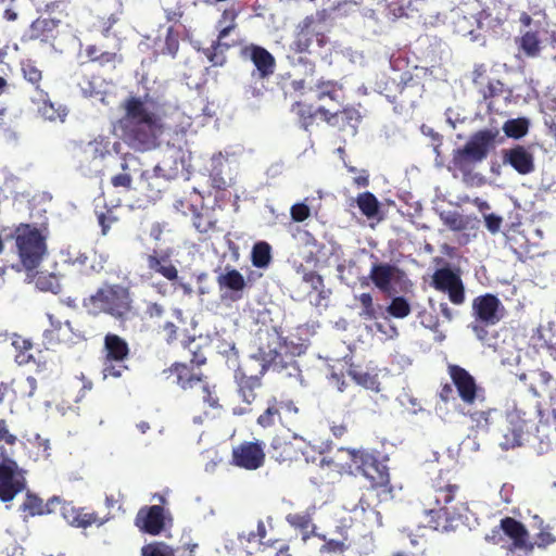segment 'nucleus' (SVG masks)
Listing matches in <instances>:
<instances>
[{"label": "nucleus", "instance_id": "obj_1", "mask_svg": "<svg viewBox=\"0 0 556 556\" xmlns=\"http://www.w3.org/2000/svg\"><path fill=\"white\" fill-rule=\"evenodd\" d=\"M258 354L262 359L260 376L238 370L236 381L238 393L243 402L251 405L256 399V390L261 388V376L271 369L286 377H298L301 374L298 356L305 354L307 344L301 338L283 337L275 326H266L257 332Z\"/></svg>", "mask_w": 556, "mask_h": 556}, {"label": "nucleus", "instance_id": "obj_2", "mask_svg": "<svg viewBox=\"0 0 556 556\" xmlns=\"http://www.w3.org/2000/svg\"><path fill=\"white\" fill-rule=\"evenodd\" d=\"M123 116L117 121V127L123 140L139 151L154 149L164 132L163 118L156 110V103L146 94L127 97L123 103Z\"/></svg>", "mask_w": 556, "mask_h": 556}, {"label": "nucleus", "instance_id": "obj_3", "mask_svg": "<svg viewBox=\"0 0 556 556\" xmlns=\"http://www.w3.org/2000/svg\"><path fill=\"white\" fill-rule=\"evenodd\" d=\"M83 305L93 316L103 314L117 321H126L135 315L132 293L122 283H103Z\"/></svg>", "mask_w": 556, "mask_h": 556}, {"label": "nucleus", "instance_id": "obj_4", "mask_svg": "<svg viewBox=\"0 0 556 556\" xmlns=\"http://www.w3.org/2000/svg\"><path fill=\"white\" fill-rule=\"evenodd\" d=\"M495 138L496 132L491 129L475 132L464 147L453 150L448 170L454 177L459 173L465 182L472 180L476 165L486 159Z\"/></svg>", "mask_w": 556, "mask_h": 556}, {"label": "nucleus", "instance_id": "obj_5", "mask_svg": "<svg viewBox=\"0 0 556 556\" xmlns=\"http://www.w3.org/2000/svg\"><path fill=\"white\" fill-rule=\"evenodd\" d=\"M348 476H362L367 479L372 489L391 490L389 467L380 452L366 447H349Z\"/></svg>", "mask_w": 556, "mask_h": 556}, {"label": "nucleus", "instance_id": "obj_6", "mask_svg": "<svg viewBox=\"0 0 556 556\" xmlns=\"http://www.w3.org/2000/svg\"><path fill=\"white\" fill-rule=\"evenodd\" d=\"M15 245L23 266L36 268L46 252V239L38 228L29 224H20L14 230Z\"/></svg>", "mask_w": 556, "mask_h": 556}, {"label": "nucleus", "instance_id": "obj_7", "mask_svg": "<svg viewBox=\"0 0 556 556\" xmlns=\"http://www.w3.org/2000/svg\"><path fill=\"white\" fill-rule=\"evenodd\" d=\"M326 26L324 15L319 12L306 16L296 26L291 50L296 53H313V45L323 48L327 45Z\"/></svg>", "mask_w": 556, "mask_h": 556}, {"label": "nucleus", "instance_id": "obj_8", "mask_svg": "<svg viewBox=\"0 0 556 556\" xmlns=\"http://www.w3.org/2000/svg\"><path fill=\"white\" fill-rule=\"evenodd\" d=\"M102 354L104 361L103 376L118 378L127 369L124 363L128 359L130 348L121 336L108 332L103 338Z\"/></svg>", "mask_w": 556, "mask_h": 556}, {"label": "nucleus", "instance_id": "obj_9", "mask_svg": "<svg viewBox=\"0 0 556 556\" xmlns=\"http://www.w3.org/2000/svg\"><path fill=\"white\" fill-rule=\"evenodd\" d=\"M26 486L23 470L17 463L9 457L7 451H2L0 458V500L12 501L15 495Z\"/></svg>", "mask_w": 556, "mask_h": 556}, {"label": "nucleus", "instance_id": "obj_10", "mask_svg": "<svg viewBox=\"0 0 556 556\" xmlns=\"http://www.w3.org/2000/svg\"><path fill=\"white\" fill-rule=\"evenodd\" d=\"M299 408L288 400H277L273 397L268 401L266 409L257 417V425L262 428H271L277 422L290 429L295 426Z\"/></svg>", "mask_w": 556, "mask_h": 556}, {"label": "nucleus", "instance_id": "obj_11", "mask_svg": "<svg viewBox=\"0 0 556 556\" xmlns=\"http://www.w3.org/2000/svg\"><path fill=\"white\" fill-rule=\"evenodd\" d=\"M447 372L465 404L472 405L476 401L484 399L483 388L478 386L475 377L467 369L456 364H448Z\"/></svg>", "mask_w": 556, "mask_h": 556}, {"label": "nucleus", "instance_id": "obj_12", "mask_svg": "<svg viewBox=\"0 0 556 556\" xmlns=\"http://www.w3.org/2000/svg\"><path fill=\"white\" fill-rule=\"evenodd\" d=\"M265 457V444L262 441H243L232 447L230 465L256 470L264 466Z\"/></svg>", "mask_w": 556, "mask_h": 556}, {"label": "nucleus", "instance_id": "obj_13", "mask_svg": "<svg viewBox=\"0 0 556 556\" xmlns=\"http://www.w3.org/2000/svg\"><path fill=\"white\" fill-rule=\"evenodd\" d=\"M502 21L497 17H493L491 13L481 11L477 15H457L454 21L455 31L460 36H470L472 40H477L482 30L488 33L491 28L502 26Z\"/></svg>", "mask_w": 556, "mask_h": 556}, {"label": "nucleus", "instance_id": "obj_14", "mask_svg": "<svg viewBox=\"0 0 556 556\" xmlns=\"http://www.w3.org/2000/svg\"><path fill=\"white\" fill-rule=\"evenodd\" d=\"M459 490L458 484L452 483L440 473L432 480L429 490L425 493L422 504L425 507H451L452 505H456L457 502H460L457 498Z\"/></svg>", "mask_w": 556, "mask_h": 556}, {"label": "nucleus", "instance_id": "obj_15", "mask_svg": "<svg viewBox=\"0 0 556 556\" xmlns=\"http://www.w3.org/2000/svg\"><path fill=\"white\" fill-rule=\"evenodd\" d=\"M431 286L440 292L447 293L455 305L465 302V288L462 278L450 267L438 268L431 277Z\"/></svg>", "mask_w": 556, "mask_h": 556}, {"label": "nucleus", "instance_id": "obj_16", "mask_svg": "<svg viewBox=\"0 0 556 556\" xmlns=\"http://www.w3.org/2000/svg\"><path fill=\"white\" fill-rule=\"evenodd\" d=\"M472 313L475 320L486 325H496L506 316L507 312L496 295L485 293L473 299Z\"/></svg>", "mask_w": 556, "mask_h": 556}, {"label": "nucleus", "instance_id": "obj_17", "mask_svg": "<svg viewBox=\"0 0 556 556\" xmlns=\"http://www.w3.org/2000/svg\"><path fill=\"white\" fill-rule=\"evenodd\" d=\"M468 510L465 502H457L451 507L430 506L425 507L428 518L427 526L437 531L447 532L452 529V521L462 517L464 511Z\"/></svg>", "mask_w": 556, "mask_h": 556}, {"label": "nucleus", "instance_id": "obj_18", "mask_svg": "<svg viewBox=\"0 0 556 556\" xmlns=\"http://www.w3.org/2000/svg\"><path fill=\"white\" fill-rule=\"evenodd\" d=\"M500 529L511 540L509 546L511 552L522 551L526 554H530L534 551V544L530 541L529 531L521 521L513 517H504L500 521Z\"/></svg>", "mask_w": 556, "mask_h": 556}, {"label": "nucleus", "instance_id": "obj_19", "mask_svg": "<svg viewBox=\"0 0 556 556\" xmlns=\"http://www.w3.org/2000/svg\"><path fill=\"white\" fill-rule=\"evenodd\" d=\"M143 260L151 275H160L170 282L178 280V269L173 264L168 251L152 249L143 255Z\"/></svg>", "mask_w": 556, "mask_h": 556}, {"label": "nucleus", "instance_id": "obj_20", "mask_svg": "<svg viewBox=\"0 0 556 556\" xmlns=\"http://www.w3.org/2000/svg\"><path fill=\"white\" fill-rule=\"evenodd\" d=\"M166 514L161 505L144 506L139 509L135 525L143 533L159 535L165 529Z\"/></svg>", "mask_w": 556, "mask_h": 556}, {"label": "nucleus", "instance_id": "obj_21", "mask_svg": "<svg viewBox=\"0 0 556 556\" xmlns=\"http://www.w3.org/2000/svg\"><path fill=\"white\" fill-rule=\"evenodd\" d=\"M504 165H509L519 175H529L535 169L534 154L529 147L516 144L502 151Z\"/></svg>", "mask_w": 556, "mask_h": 556}, {"label": "nucleus", "instance_id": "obj_22", "mask_svg": "<svg viewBox=\"0 0 556 556\" xmlns=\"http://www.w3.org/2000/svg\"><path fill=\"white\" fill-rule=\"evenodd\" d=\"M295 440H298V435H293L292 439L275 435L268 448L269 457L279 464L288 465L298 460L303 452L294 442Z\"/></svg>", "mask_w": 556, "mask_h": 556}, {"label": "nucleus", "instance_id": "obj_23", "mask_svg": "<svg viewBox=\"0 0 556 556\" xmlns=\"http://www.w3.org/2000/svg\"><path fill=\"white\" fill-rule=\"evenodd\" d=\"M56 506H60V513L64 520L74 528L86 529L99 521L96 511H87L84 507H76L73 502L61 498V504H56Z\"/></svg>", "mask_w": 556, "mask_h": 556}, {"label": "nucleus", "instance_id": "obj_24", "mask_svg": "<svg viewBox=\"0 0 556 556\" xmlns=\"http://www.w3.org/2000/svg\"><path fill=\"white\" fill-rule=\"evenodd\" d=\"M243 55L252 61L257 71L258 78L265 79L274 74L276 60L265 48L257 45H250L243 49Z\"/></svg>", "mask_w": 556, "mask_h": 556}, {"label": "nucleus", "instance_id": "obj_25", "mask_svg": "<svg viewBox=\"0 0 556 556\" xmlns=\"http://www.w3.org/2000/svg\"><path fill=\"white\" fill-rule=\"evenodd\" d=\"M59 26L60 18H56V16H39L29 26V38L41 42H49L56 38Z\"/></svg>", "mask_w": 556, "mask_h": 556}, {"label": "nucleus", "instance_id": "obj_26", "mask_svg": "<svg viewBox=\"0 0 556 556\" xmlns=\"http://www.w3.org/2000/svg\"><path fill=\"white\" fill-rule=\"evenodd\" d=\"M167 372L175 374L176 383L185 391L201 386L206 379L201 371H194L193 368L180 362H175L169 368L163 370V374Z\"/></svg>", "mask_w": 556, "mask_h": 556}, {"label": "nucleus", "instance_id": "obj_27", "mask_svg": "<svg viewBox=\"0 0 556 556\" xmlns=\"http://www.w3.org/2000/svg\"><path fill=\"white\" fill-rule=\"evenodd\" d=\"M56 504H61V497L52 496L43 503L36 494L27 492L20 509L25 514V518L52 514L55 511Z\"/></svg>", "mask_w": 556, "mask_h": 556}, {"label": "nucleus", "instance_id": "obj_28", "mask_svg": "<svg viewBox=\"0 0 556 556\" xmlns=\"http://www.w3.org/2000/svg\"><path fill=\"white\" fill-rule=\"evenodd\" d=\"M48 319L50 321V328L46 329L42 333L45 346L52 349L60 344L67 345V342L71 341V339L67 338L71 332V321L66 320L65 323H61L54 319L51 314H48Z\"/></svg>", "mask_w": 556, "mask_h": 556}, {"label": "nucleus", "instance_id": "obj_29", "mask_svg": "<svg viewBox=\"0 0 556 556\" xmlns=\"http://www.w3.org/2000/svg\"><path fill=\"white\" fill-rule=\"evenodd\" d=\"M400 269L389 263L375 262L371 265L369 279L380 291L387 293L391 290V283Z\"/></svg>", "mask_w": 556, "mask_h": 556}, {"label": "nucleus", "instance_id": "obj_30", "mask_svg": "<svg viewBox=\"0 0 556 556\" xmlns=\"http://www.w3.org/2000/svg\"><path fill=\"white\" fill-rule=\"evenodd\" d=\"M216 281L220 290H229L233 293V300L241 299L247 287L243 275L231 266H226L224 273L217 276Z\"/></svg>", "mask_w": 556, "mask_h": 556}, {"label": "nucleus", "instance_id": "obj_31", "mask_svg": "<svg viewBox=\"0 0 556 556\" xmlns=\"http://www.w3.org/2000/svg\"><path fill=\"white\" fill-rule=\"evenodd\" d=\"M159 169L155 167L153 172H142L140 176V191L151 200L159 199L166 187V179L157 173Z\"/></svg>", "mask_w": 556, "mask_h": 556}, {"label": "nucleus", "instance_id": "obj_32", "mask_svg": "<svg viewBox=\"0 0 556 556\" xmlns=\"http://www.w3.org/2000/svg\"><path fill=\"white\" fill-rule=\"evenodd\" d=\"M192 226L199 233V240L205 242L212 238V233L217 230V220L208 212H200L191 205Z\"/></svg>", "mask_w": 556, "mask_h": 556}, {"label": "nucleus", "instance_id": "obj_33", "mask_svg": "<svg viewBox=\"0 0 556 556\" xmlns=\"http://www.w3.org/2000/svg\"><path fill=\"white\" fill-rule=\"evenodd\" d=\"M38 104V112L48 121H63L66 116V109L50 100L48 92L40 90L38 98L34 100Z\"/></svg>", "mask_w": 556, "mask_h": 556}, {"label": "nucleus", "instance_id": "obj_34", "mask_svg": "<svg viewBox=\"0 0 556 556\" xmlns=\"http://www.w3.org/2000/svg\"><path fill=\"white\" fill-rule=\"evenodd\" d=\"M276 84L282 90L283 94H304L306 81L304 78H296L291 71L280 73L276 76Z\"/></svg>", "mask_w": 556, "mask_h": 556}, {"label": "nucleus", "instance_id": "obj_35", "mask_svg": "<svg viewBox=\"0 0 556 556\" xmlns=\"http://www.w3.org/2000/svg\"><path fill=\"white\" fill-rule=\"evenodd\" d=\"M355 202L361 213L368 219H381L380 202L378 201L377 197L374 193L369 191L362 192L357 194Z\"/></svg>", "mask_w": 556, "mask_h": 556}, {"label": "nucleus", "instance_id": "obj_36", "mask_svg": "<svg viewBox=\"0 0 556 556\" xmlns=\"http://www.w3.org/2000/svg\"><path fill=\"white\" fill-rule=\"evenodd\" d=\"M342 85L336 80L319 79L315 85L316 99L321 101L328 98L331 101L340 102L342 94Z\"/></svg>", "mask_w": 556, "mask_h": 556}, {"label": "nucleus", "instance_id": "obj_37", "mask_svg": "<svg viewBox=\"0 0 556 556\" xmlns=\"http://www.w3.org/2000/svg\"><path fill=\"white\" fill-rule=\"evenodd\" d=\"M518 48L528 58H536L541 53V39L538 31L528 30L517 40Z\"/></svg>", "mask_w": 556, "mask_h": 556}, {"label": "nucleus", "instance_id": "obj_38", "mask_svg": "<svg viewBox=\"0 0 556 556\" xmlns=\"http://www.w3.org/2000/svg\"><path fill=\"white\" fill-rule=\"evenodd\" d=\"M348 448L349 447H340L337 450L334 455L323 457L319 465L321 467L330 468L332 471L339 473L340 476H348L346 467H349V456L345 452Z\"/></svg>", "mask_w": 556, "mask_h": 556}, {"label": "nucleus", "instance_id": "obj_39", "mask_svg": "<svg viewBox=\"0 0 556 556\" xmlns=\"http://www.w3.org/2000/svg\"><path fill=\"white\" fill-rule=\"evenodd\" d=\"M273 261L271 247L266 241H257L251 251V263L256 268H267Z\"/></svg>", "mask_w": 556, "mask_h": 556}, {"label": "nucleus", "instance_id": "obj_40", "mask_svg": "<svg viewBox=\"0 0 556 556\" xmlns=\"http://www.w3.org/2000/svg\"><path fill=\"white\" fill-rule=\"evenodd\" d=\"M530 127V121L527 117L511 118L504 123L503 131L508 138L521 139L525 137Z\"/></svg>", "mask_w": 556, "mask_h": 556}, {"label": "nucleus", "instance_id": "obj_41", "mask_svg": "<svg viewBox=\"0 0 556 556\" xmlns=\"http://www.w3.org/2000/svg\"><path fill=\"white\" fill-rule=\"evenodd\" d=\"M291 111L298 116L301 126L306 130L314 124L317 116L316 109L312 104L302 101L293 103Z\"/></svg>", "mask_w": 556, "mask_h": 556}, {"label": "nucleus", "instance_id": "obj_42", "mask_svg": "<svg viewBox=\"0 0 556 556\" xmlns=\"http://www.w3.org/2000/svg\"><path fill=\"white\" fill-rule=\"evenodd\" d=\"M338 124L337 128L344 130L348 127L356 128L361 122V113L352 105H346L342 110L337 111Z\"/></svg>", "mask_w": 556, "mask_h": 556}, {"label": "nucleus", "instance_id": "obj_43", "mask_svg": "<svg viewBox=\"0 0 556 556\" xmlns=\"http://www.w3.org/2000/svg\"><path fill=\"white\" fill-rule=\"evenodd\" d=\"M478 94L483 101L488 102V106L491 108L492 99L498 98L505 92V85L502 80L493 78L485 85L477 89Z\"/></svg>", "mask_w": 556, "mask_h": 556}, {"label": "nucleus", "instance_id": "obj_44", "mask_svg": "<svg viewBox=\"0 0 556 556\" xmlns=\"http://www.w3.org/2000/svg\"><path fill=\"white\" fill-rule=\"evenodd\" d=\"M12 344L17 351L15 358L20 365H25L35 362V357L30 353V351L34 348V344L30 340L17 337L13 340Z\"/></svg>", "mask_w": 556, "mask_h": 556}, {"label": "nucleus", "instance_id": "obj_45", "mask_svg": "<svg viewBox=\"0 0 556 556\" xmlns=\"http://www.w3.org/2000/svg\"><path fill=\"white\" fill-rule=\"evenodd\" d=\"M349 376L359 386L369 389L379 391V381L376 375H371L367 371H361L356 368L349 369Z\"/></svg>", "mask_w": 556, "mask_h": 556}, {"label": "nucleus", "instance_id": "obj_46", "mask_svg": "<svg viewBox=\"0 0 556 556\" xmlns=\"http://www.w3.org/2000/svg\"><path fill=\"white\" fill-rule=\"evenodd\" d=\"M22 73L23 77L35 86L37 93L39 94L41 90L39 84L42 80V71L38 68L35 62L26 60L22 62Z\"/></svg>", "mask_w": 556, "mask_h": 556}, {"label": "nucleus", "instance_id": "obj_47", "mask_svg": "<svg viewBox=\"0 0 556 556\" xmlns=\"http://www.w3.org/2000/svg\"><path fill=\"white\" fill-rule=\"evenodd\" d=\"M387 312L394 318H405L410 314L412 307L404 296H395L387 307Z\"/></svg>", "mask_w": 556, "mask_h": 556}, {"label": "nucleus", "instance_id": "obj_48", "mask_svg": "<svg viewBox=\"0 0 556 556\" xmlns=\"http://www.w3.org/2000/svg\"><path fill=\"white\" fill-rule=\"evenodd\" d=\"M179 50V34L173 26H169L166 30L164 40V47L162 48V54L170 55L175 58Z\"/></svg>", "mask_w": 556, "mask_h": 556}, {"label": "nucleus", "instance_id": "obj_49", "mask_svg": "<svg viewBox=\"0 0 556 556\" xmlns=\"http://www.w3.org/2000/svg\"><path fill=\"white\" fill-rule=\"evenodd\" d=\"M68 0H54L50 1L45 5V13L48 14V16H56V18H60V24L62 23L63 18H66L68 16Z\"/></svg>", "mask_w": 556, "mask_h": 556}, {"label": "nucleus", "instance_id": "obj_50", "mask_svg": "<svg viewBox=\"0 0 556 556\" xmlns=\"http://www.w3.org/2000/svg\"><path fill=\"white\" fill-rule=\"evenodd\" d=\"M286 520L291 527L301 531H307L312 526V516L306 511L288 514Z\"/></svg>", "mask_w": 556, "mask_h": 556}, {"label": "nucleus", "instance_id": "obj_51", "mask_svg": "<svg viewBox=\"0 0 556 556\" xmlns=\"http://www.w3.org/2000/svg\"><path fill=\"white\" fill-rule=\"evenodd\" d=\"M93 159H105L111 154V142L105 137H98L89 143Z\"/></svg>", "mask_w": 556, "mask_h": 556}, {"label": "nucleus", "instance_id": "obj_52", "mask_svg": "<svg viewBox=\"0 0 556 556\" xmlns=\"http://www.w3.org/2000/svg\"><path fill=\"white\" fill-rule=\"evenodd\" d=\"M490 325H486L485 323H480L475 320V323L471 326V329L473 333L476 334L477 339L488 346H495L496 344V338L490 336L489 327Z\"/></svg>", "mask_w": 556, "mask_h": 556}, {"label": "nucleus", "instance_id": "obj_53", "mask_svg": "<svg viewBox=\"0 0 556 556\" xmlns=\"http://www.w3.org/2000/svg\"><path fill=\"white\" fill-rule=\"evenodd\" d=\"M97 218L103 236L108 235L112 225L116 224L119 220V218L112 208H105V211L103 212H98Z\"/></svg>", "mask_w": 556, "mask_h": 556}, {"label": "nucleus", "instance_id": "obj_54", "mask_svg": "<svg viewBox=\"0 0 556 556\" xmlns=\"http://www.w3.org/2000/svg\"><path fill=\"white\" fill-rule=\"evenodd\" d=\"M142 556H176L173 548L164 543H151L141 548Z\"/></svg>", "mask_w": 556, "mask_h": 556}, {"label": "nucleus", "instance_id": "obj_55", "mask_svg": "<svg viewBox=\"0 0 556 556\" xmlns=\"http://www.w3.org/2000/svg\"><path fill=\"white\" fill-rule=\"evenodd\" d=\"M488 72V66L484 63L475 64L471 73V81L476 90L493 79L489 76Z\"/></svg>", "mask_w": 556, "mask_h": 556}, {"label": "nucleus", "instance_id": "obj_56", "mask_svg": "<svg viewBox=\"0 0 556 556\" xmlns=\"http://www.w3.org/2000/svg\"><path fill=\"white\" fill-rule=\"evenodd\" d=\"M556 542V535L552 533V529L549 526H544L541 528L540 532L535 534L534 547L546 548L547 546L554 544Z\"/></svg>", "mask_w": 556, "mask_h": 556}, {"label": "nucleus", "instance_id": "obj_57", "mask_svg": "<svg viewBox=\"0 0 556 556\" xmlns=\"http://www.w3.org/2000/svg\"><path fill=\"white\" fill-rule=\"evenodd\" d=\"M362 306L361 316L366 319H374L376 317V308L374 305L372 296L370 293H362L357 298Z\"/></svg>", "mask_w": 556, "mask_h": 556}, {"label": "nucleus", "instance_id": "obj_58", "mask_svg": "<svg viewBox=\"0 0 556 556\" xmlns=\"http://www.w3.org/2000/svg\"><path fill=\"white\" fill-rule=\"evenodd\" d=\"M200 387L202 390V400L204 404H206L208 407L213 409L220 408L222 405L219 404V399L215 394V392L211 390L208 383L204 380Z\"/></svg>", "mask_w": 556, "mask_h": 556}, {"label": "nucleus", "instance_id": "obj_59", "mask_svg": "<svg viewBox=\"0 0 556 556\" xmlns=\"http://www.w3.org/2000/svg\"><path fill=\"white\" fill-rule=\"evenodd\" d=\"M350 173L355 174L353 177V184L357 188H366L369 186V173L366 169H357L354 166H348Z\"/></svg>", "mask_w": 556, "mask_h": 556}, {"label": "nucleus", "instance_id": "obj_60", "mask_svg": "<svg viewBox=\"0 0 556 556\" xmlns=\"http://www.w3.org/2000/svg\"><path fill=\"white\" fill-rule=\"evenodd\" d=\"M111 185L114 188H123L126 191L131 189L132 177L129 173H119L111 177Z\"/></svg>", "mask_w": 556, "mask_h": 556}, {"label": "nucleus", "instance_id": "obj_61", "mask_svg": "<svg viewBox=\"0 0 556 556\" xmlns=\"http://www.w3.org/2000/svg\"><path fill=\"white\" fill-rule=\"evenodd\" d=\"M219 48H215V42L204 51L205 56L214 66H223L226 62V56L223 52H218Z\"/></svg>", "mask_w": 556, "mask_h": 556}, {"label": "nucleus", "instance_id": "obj_62", "mask_svg": "<svg viewBox=\"0 0 556 556\" xmlns=\"http://www.w3.org/2000/svg\"><path fill=\"white\" fill-rule=\"evenodd\" d=\"M309 213V207L305 203H296L291 206V217L294 222H304L308 218Z\"/></svg>", "mask_w": 556, "mask_h": 556}, {"label": "nucleus", "instance_id": "obj_63", "mask_svg": "<svg viewBox=\"0 0 556 556\" xmlns=\"http://www.w3.org/2000/svg\"><path fill=\"white\" fill-rule=\"evenodd\" d=\"M123 61V58L121 54H118L117 52L115 51H102L100 54H99V58L97 59V64H99L100 66H105V65H109V64H115V63H121Z\"/></svg>", "mask_w": 556, "mask_h": 556}, {"label": "nucleus", "instance_id": "obj_64", "mask_svg": "<svg viewBox=\"0 0 556 556\" xmlns=\"http://www.w3.org/2000/svg\"><path fill=\"white\" fill-rule=\"evenodd\" d=\"M162 332L167 344H173L178 338V327L172 321H166L162 326Z\"/></svg>", "mask_w": 556, "mask_h": 556}]
</instances>
